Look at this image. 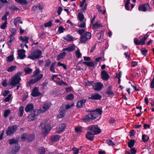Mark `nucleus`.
Returning <instances> with one entry per match:
<instances>
[{"label": "nucleus", "instance_id": "obj_25", "mask_svg": "<svg viewBox=\"0 0 154 154\" xmlns=\"http://www.w3.org/2000/svg\"><path fill=\"white\" fill-rule=\"evenodd\" d=\"M59 136L57 135H54L51 136V141L53 142H55L58 141L59 139Z\"/></svg>", "mask_w": 154, "mask_h": 154}, {"label": "nucleus", "instance_id": "obj_49", "mask_svg": "<svg viewBox=\"0 0 154 154\" xmlns=\"http://www.w3.org/2000/svg\"><path fill=\"white\" fill-rule=\"evenodd\" d=\"M101 25L98 22L95 23L93 25V28L94 29H97L101 26Z\"/></svg>", "mask_w": 154, "mask_h": 154}, {"label": "nucleus", "instance_id": "obj_51", "mask_svg": "<svg viewBox=\"0 0 154 154\" xmlns=\"http://www.w3.org/2000/svg\"><path fill=\"white\" fill-rule=\"evenodd\" d=\"M9 8L11 10L13 11H17L19 10V9L15 5H13L9 7Z\"/></svg>", "mask_w": 154, "mask_h": 154}, {"label": "nucleus", "instance_id": "obj_27", "mask_svg": "<svg viewBox=\"0 0 154 154\" xmlns=\"http://www.w3.org/2000/svg\"><path fill=\"white\" fill-rule=\"evenodd\" d=\"M10 38V40L8 41L7 44L8 45L9 48L11 46L12 42L14 41L15 39V37L12 35H10L9 37Z\"/></svg>", "mask_w": 154, "mask_h": 154}, {"label": "nucleus", "instance_id": "obj_50", "mask_svg": "<svg viewBox=\"0 0 154 154\" xmlns=\"http://www.w3.org/2000/svg\"><path fill=\"white\" fill-rule=\"evenodd\" d=\"M82 127H78L75 128V131L78 133H81L82 132Z\"/></svg>", "mask_w": 154, "mask_h": 154}, {"label": "nucleus", "instance_id": "obj_37", "mask_svg": "<svg viewBox=\"0 0 154 154\" xmlns=\"http://www.w3.org/2000/svg\"><path fill=\"white\" fill-rule=\"evenodd\" d=\"M45 148L43 147H41L38 150V154H45Z\"/></svg>", "mask_w": 154, "mask_h": 154}, {"label": "nucleus", "instance_id": "obj_63", "mask_svg": "<svg viewBox=\"0 0 154 154\" xmlns=\"http://www.w3.org/2000/svg\"><path fill=\"white\" fill-rule=\"evenodd\" d=\"M72 150L74 151L73 154H78L79 153V150L77 148L74 147L72 149Z\"/></svg>", "mask_w": 154, "mask_h": 154}, {"label": "nucleus", "instance_id": "obj_44", "mask_svg": "<svg viewBox=\"0 0 154 154\" xmlns=\"http://www.w3.org/2000/svg\"><path fill=\"white\" fill-rule=\"evenodd\" d=\"M45 67L46 68L47 67H48L51 64V61L49 59L46 60L45 61Z\"/></svg>", "mask_w": 154, "mask_h": 154}, {"label": "nucleus", "instance_id": "obj_48", "mask_svg": "<svg viewBox=\"0 0 154 154\" xmlns=\"http://www.w3.org/2000/svg\"><path fill=\"white\" fill-rule=\"evenodd\" d=\"M75 54L76 57L78 58L81 57L82 56L80 52L79 49L75 51Z\"/></svg>", "mask_w": 154, "mask_h": 154}, {"label": "nucleus", "instance_id": "obj_35", "mask_svg": "<svg viewBox=\"0 0 154 154\" xmlns=\"http://www.w3.org/2000/svg\"><path fill=\"white\" fill-rule=\"evenodd\" d=\"M83 63L88 66L92 67L94 66V63L92 61L90 62H83Z\"/></svg>", "mask_w": 154, "mask_h": 154}, {"label": "nucleus", "instance_id": "obj_8", "mask_svg": "<svg viewBox=\"0 0 154 154\" xmlns=\"http://www.w3.org/2000/svg\"><path fill=\"white\" fill-rule=\"evenodd\" d=\"M42 54V52L40 50H38L35 52H32L29 56V58L32 60L38 59L41 57Z\"/></svg>", "mask_w": 154, "mask_h": 154}, {"label": "nucleus", "instance_id": "obj_40", "mask_svg": "<svg viewBox=\"0 0 154 154\" xmlns=\"http://www.w3.org/2000/svg\"><path fill=\"white\" fill-rule=\"evenodd\" d=\"M9 11H7L2 17V20H5V21H7V16L9 15Z\"/></svg>", "mask_w": 154, "mask_h": 154}, {"label": "nucleus", "instance_id": "obj_4", "mask_svg": "<svg viewBox=\"0 0 154 154\" xmlns=\"http://www.w3.org/2000/svg\"><path fill=\"white\" fill-rule=\"evenodd\" d=\"M51 103L49 102H45L41 105L38 111L40 113H42L47 111L50 107Z\"/></svg>", "mask_w": 154, "mask_h": 154}, {"label": "nucleus", "instance_id": "obj_9", "mask_svg": "<svg viewBox=\"0 0 154 154\" xmlns=\"http://www.w3.org/2000/svg\"><path fill=\"white\" fill-rule=\"evenodd\" d=\"M152 8L150 7L149 5V3H145L140 5L138 8V10L139 11H142L143 12H145L146 11H151Z\"/></svg>", "mask_w": 154, "mask_h": 154}, {"label": "nucleus", "instance_id": "obj_29", "mask_svg": "<svg viewBox=\"0 0 154 154\" xmlns=\"http://www.w3.org/2000/svg\"><path fill=\"white\" fill-rule=\"evenodd\" d=\"M56 64V62L53 63L50 67V70L53 73L56 72L55 70V66Z\"/></svg>", "mask_w": 154, "mask_h": 154}, {"label": "nucleus", "instance_id": "obj_13", "mask_svg": "<svg viewBox=\"0 0 154 154\" xmlns=\"http://www.w3.org/2000/svg\"><path fill=\"white\" fill-rule=\"evenodd\" d=\"M101 77L104 81H107L109 78V76L105 70H103L101 73Z\"/></svg>", "mask_w": 154, "mask_h": 154}, {"label": "nucleus", "instance_id": "obj_36", "mask_svg": "<svg viewBox=\"0 0 154 154\" xmlns=\"http://www.w3.org/2000/svg\"><path fill=\"white\" fill-rule=\"evenodd\" d=\"M78 18L80 21H83L84 19V17L82 13H79L78 14Z\"/></svg>", "mask_w": 154, "mask_h": 154}, {"label": "nucleus", "instance_id": "obj_53", "mask_svg": "<svg viewBox=\"0 0 154 154\" xmlns=\"http://www.w3.org/2000/svg\"><path fill=\"white\" fill-rule=\"evenodd\" d=\"M147 51V50L145 48H143L141 50V52L142 54L145 56H146Z\"/></svg>", "mask_w": 154, "mask_h": 154}, {"label": "nucleus", "instance_id": "obj_3", "mask_svg": "<svg viewBox=\"0 0 154 154\" xmlns=\"http://www.w3.org/2000/svg\"><path fill=\"white\" fill-rule=\"evenodd\" d=\"M33 105L29 103V121H33L37 116V112L33 109Z\"/></svg>", "mask_w": 154, "mask_h": 154}, {"label": "nucleus", "instance_id": "obj_26", "mask_svg": "<svg viewBox=\"0 0 154 154\" xmlns=\"http://www.w3.org/2000/svg\"><path fill=\"white\" fill-rule=\"evenodd\" d=\"M29 39V37H23L21 36L19 38V40L22 41L24 42V43L26 44L28 43V40Z\"/></svg>", "mask_w": 154, "mask_h": 154}, {"label": "nucleus", "instance_id": "obj_45", "mask_svg": "<svg viewBox=\"0 0 154 154\" xmlns=\"http://www.w3.org/2000/svg\"><path fill=\"white\" fill-rule=\"evenodd\" d=\"M57 66H62L64 69L65 70H66L67 69V66L64 63H62L60 62H58L57 63Z\"/></svg>", "mask_w": 154, "mask_h": 154}, {"label": "nucleus", "instance_id": "obj_58", "mask_svg": "<svg viewBox=\"0 0 154 154\" xmlns=\"http://www.w3.org/2000/svg\"><path fill=\"white\" fill-rule=\"evenodd\" d=\"M134 44L137 45H140V41L137 39V38H135L134 39Z\"/></svg>", "mask_w": 154, "mask_h": 154}, {"label": "nucleus", "instance_id": "obj_57", "mask_svg": "<svg viewBox=\"0 0 154 154\" xmlns=\"http://www.w3.org/2000/svg\"><path fill=\"white\" fill-rule=\"evenodd\" d=\"M74 105V103H72L71 104V105H70L69 104H68L67 105H66L65 106V109H69L71 107H72Z\"/></svg>", "mask_w": 154, "mask_h": 154}, {"label": "nucleus", "instance_id": "obj_7", "mask_svg": "<svg viewBox=\"0 0 154 154\" xmlns=\"http://www.w3.org/2000/svg\"><path fill=\"white\" fill-rule=\"evenodd\" d=\"M17 126L16 125H14L8 127L6 131V134L7 136H11L14 134L17 130Z\"/></svg>", "mask_w": 154, "mask_h": 154}, {"label": "nucleus", "instance_id": "obj_23", "mask_svg": "<svg viewBox=\"0 0 154 154\" xmlns=\"http://www.w3.org/2000/svg\"><path fill=\"white\" fill-rule=\"evenodd\" d=\"M40 71L39 69L37 67H36L35 70L33 72V73L31 76V77H33L37 76H38V75L40 73Z\"/></svg>", "mask_w": 154, "mask_h": 154}, {"label": "nucleus", "instance_id": "obj_5", "mask_svg": "<svg viewBox=\"0 0 154 154\" xmlns=\"http://www.w3.org/2000/svg\"><path fill=\"white\" fill-rule=\"evenodd\" d=\"M87 128L88 130H90L95 135L101 132V130L99 128L97 125H90Z\"/></svg>", "mask_w": 154, "mask_h": 154}, {"label": "nucleus", "instance_id": "obj_15", "mask_svg": "<svg viewBox=\"0 0 154 154\" xmlns=\"http://www.w3.org/2000/svg\"><path fill=\"white\" fill-rule=\"evenodd\" d=\"M94 135L92 131H91L90 130H88L85 135V137L88 140L92 141L94 140Z\"/></svg>", "mask_w": 154, "mask_h": 154}, {"label": "nucleus", "instance_id": "obj_19", "mask_svg": "<svg viewBox=\"0 0 154 154\" xmlns=\"http://www.w3.org/2000/svg\"><path fill=\"white\" fill-rule=\"evenodd\" d=\"M20 149V146L18 144H17L15 147L11 149V154H16L18 151Z\"/></svg>", "mask_w": 154, "mask_h": 154}, {"label": "nucleus", "instance_id": "obj_33", "mask_svg": "<svg viewBox=\"0 0 154 154\" xmlns=\"http://www.w3.org/2000/svg\"><path fill=\"white\" fill-rule=\"evenodd\" d=\"M135 140H131L128 143V146L130 148H131L134 145Z\"/></svg>", "mask_w": 154, "mask_h": 154}, {"label": "nucleus", "instance_id": "obj_39", "mask_svg": "<svg viewBox=\"0 0 154 154\" xmlns=\"http://www.w3.org/2000/svg\"><path fill=\"white\" fill-rule=\"evenodd\" d=\"M103 33V31H101L100 32L98 33L97 34V36L98 39L101 41L98 42L99 43H101L102 41V35Z\"/></svg>", "mask_w": 154, "mask_h": 154}, {"label": "nucleus", "instance_id": "obj_54", "mask_svg": "<svg viewBox=\"0 0 154 154\" xmlns=\"http://www.w3.org/2000/svg\"><path fill=\"white\" fill-rule=\"evenodd\" d=\"M124 55H125V58H127L128 60H130L131 59L130 55V54H128V52H125L124 53Z\"/></svg>", "mask_w": 154, "mask_h": 154}, {"label": "nucleus", "instance_id": "obj_6", "mask_svg": "<svg viewBox=\"0 0 154 154\" xmlns=\"http://www.w3.org/2000/svg\"><path fill=\"white\" fill-rule=\"evenodd\" d=\"M91 38V33L89 32H86L81 36L80 42L82 43H85L86 41L90 39Z\"/></svg>", "mask_w": 154, "mask_h": 154}, {"label": "nucleus", "instance_id": "obj_10", "mask_svg": "<svg viewBox=\"0 0 154 154\" xmlns=\"http://www.w3.org/2000/svg\"><path fill=\"white\" fill-rule=\"evenodd\" d=\"M93 89L96 91H98L101 90L103 87V85L101 82H97L94 83L92 84Z\"/></svg>", "mask_w": 154, "mask_h": 154}, {"label": "nucleus", "instance_id": "obj_47", "mask_svg": "<svg viewBox=\"0 0 154 154\" xmlns=\"http://www.w3.org/2000/svg\"><path fill=\"white\" fill-rule=\"evenodd\" d=\"M11 112V111L10 109L6 110L4 112V116L5 118H7L8 117Z\"/></svg>", "mask_w": 154, "mask_h": 154}, {"label": "nucleus", "instance_id": "obj_43", "mask_svg": "<svg viewBox=\"0 0 154 154\" xmlns=\"http://www.w3.org/2000/svg\"><path fill=\"white\" fill-rule=\"evenodd\" d=\"M149 137L146 135L143 134L142 135V140L144 142H146L149 139Z\"/></svg>", "mask_w": 154, "mask_h": 154}, {"label": "nucleus", "instance_id": "obj_17", "mask_svg": "<svg viewBox=\"0 0 154 154\" xmlns=\"http://www.w3.org/2000/svg\"><path fill=\"white\" fill-rule=\"evenodd\" d=\"M75 48V46L74 44L68 46L67 48H64L63 51H67L68 52H70L74 51Z\"/></svg>", "mask_w": 154, "mask_h": 154}, {"label": "nucleus", "instance_id": "obj_16", "mask_svg": "<svg viewBox=\"0 0 154 154\" xmlns=\"http://www.w3.org/2000/svg\"><path fill=\"white\" fill-rule=\"evenodd\" d=\"M102 98V96L101 95L98 93H94L92 94L90 97H89L88 98L89 99H92L93 100H100Z\"/></svg>", "mask_w": 154, "mask_h": 154}, {"label": "nucleus", "instance_id": "obj_31", "mask_svg": "<svg viewBox=\"0 0 154 154\" xmlns=\"http://www.w3.org/2000/svg\"><path fill=\"white\" fill-rule=\"evenodd\" d=\"M66 112V111L65 109H60L59 115V118H62L64 117L65 115Z\"/></svg>", "mask_w": 154, "mask_h": 154}, {"label": "nucleus", "instance_id": "obj_11", "mask_svg": "<svg viewBox=\"0 0 154 154\" xmlns=\"http://www.w3.org/2000/svg\"><path fill=\"white\" fill-rule=\"evenodd\" d=\"M43 74H40L36 78L31 79L29 81V85L34 84L40 80L43 77Z\"/></svg>", "mask_w": 154, "mask_h": 154}, {"label": "nucleus", "instance_id": "obj_59", "mask_svg": "<svg viewBox=\"0 0 154 154\" xmlns=\"http://www.w3.org/2000/svg\"><path fill=\"white\" fill-rule=\"evenodd\" d=\"M35 135L34 134H31L29 135V141H32L35 139Z\"/></svg>", "mask_w": 154, "mask_h": 154}, {"label": "nucleus", "instance_id": "obj_56", "mask_svg": "<svg viewBox=\"0 0 154 154\" xmlns=\"http://www.w3.org/2000/svg\"><path fill=\"white\" fill-rule=\"evenodd\" d=\"M11 95L10 94L8 95V96L6 97L4 100L5 101V102H8L10 100L11 98Z\"/></svg>", "mask_w": 154, "mask_h": 154}, {"label": "nucleus", "instance_id": "obj_38", "mask_svg": "<svg viewBox=\"0 0 154 154\" xmlns=\"http://www.w3.org/2000/svg\"><path fill=\"white\" fill-rule=\"evenodd\" d=\"M14 57L13 55H10L6 58V60L7 62H11L13 61Z\"/></svg>", "mask_w": 154, "mask_h": 154}, {"label": "nucleus", "instance_id": "obj_21", "mask_svg": "<svg viewBox=\"0 0 154 154\" xmlns=\"http://www.w3.org/2000/svg\"><path fill=\"white\" fill-rule=\"evenodd\" d=\"M105 94L108 95H112L114 94L113 91L112 90V87L111 86L109 85L108 86L107 88L106 89Z\"/></svg>", "mask_w": 154, "mask_h": 154}, {"label": "nucleus", "instance_id": "obj_55", "mask_svg": "<svg viewBox=\"0 0 154 154\" xmlns=\"http://www.w3.org/2000/svg\"><path fill=\"white\" fill-rule=\"evenodd\" d=\"M107 143L109 146H113L115 145L113 142L110 140H106Z\"/></svg>", "mask_w": 154, "mask_h": 154}, {"label": "nucleus", "instance_id": "obj_46", "mask_svg": "<svg viewBox=\"0 0 154 154\" xmlns=\"http://www.w3.org/2000/svg\"><path fill=\"white\" fill-rule=\"evenodd\" d=\"M74 96L73 94H70L68 95L66 97L67 100H72L74 99Z\"/></svg>", "mask_w": 154, "mask_h": 154}, {"label": "nucleus", "instance_id": "obj_24", "mask_svg": "<svg viewBox=\"0 0 154 154\" xmlns=\"http://www.w3.org/2000/svg\"><path fill=\"white\" fill-rule=\"evenodd\" d=\"M48 125H44L42 129V131L44 134H47L50 130V129L48 128Z\"/></svg>", "mask_w": 154, "mask_h": 154}, {"label": "nucleus", "instance_id": "obj_32", "mask_svg": "<svg viewBox=\"0 0 154 154\" xmlns=\"http://www.w3.org/2000/svg\"><path fill=\"white\" fill-rule=\"evenodd\" d=\"M17 69V66H12L7 69V71L8 72H11Z\"/></svg>", "mask_w": 154, "mask_h": 154}, {"label": "nucleus", "instance_id": "obj_12", "mask_svg": "<svg viewBox=\"0 0 154 154\" xmlns=\"http://www.w3.org/2000/svg\"><path fill=\"white\" fill-rule=\"evenodd\" d=\"M66 125L64 123H61L57 126L56 128V132L58 133H61L64 130Z\"/></svg>", "mask_w": 154, "mask_h": 154}, {"label": "nucleus", "instance_id": "obj_30", "mask_svg": "<svg viewBox=\"0 0 154 154\" xmlns=\"http://www.w3.org/2000/svg\"><path fill=\"white\" fill-rule=\"evenodd\" d=\"M24 107L20 106L19 108V113L18 115L19 116L22 117L23 114L24 112Z\"/></svg>", "mask_w": 154, "mask_h": 154}, {"label": "nucleus", "instance_id": "obj_2", "mask_svg": "<svg viewBox=\"0 0 154 154\" xmlns=\"http://www.w3.org/2000/svg\"><path fill=\"white\" fill-rule=\"evenodd\" d=\"M22 73V72H18L11 78V79L9 81L10 84L11 86H14L19 84L21 80L20 76Z\"/></svg>", "mask_w": 154, "mask_h": 154}, {"label": "nucleus", "instance_id": "obj_60", "mask_svg": "<svg viewBox=\"0 0 154 154\" xmlns=\"http://www.w3.org/2000/svg\"><path fill=\"white\" fill-rule=\"evenodd\" d=\"M18 54H25V51L23 49H20L17 51Z\"/></svg>", "mask_w": 154, "mask_h": 154}, {"label": "nucleus", "instance_id": "obj_61", "mask_svg": "<svg viewBox=\"0 0 154 154\" xmlns=\"http://www.w3.org/2000/svg\"><path fill=\"white\" fill-rule=\"evenodd\" d=\"M16 29L15 28H12L11 30V34L10 35H12V36L15 35L16 33Z\"/></svg>", "mask_w": 154, "mask_h": 154}, {"label": "nucleus", "instance_id": "obj_64", "mask_svg": "<svg viewBox=\"0 0 154 154\" xmlns=\"http://www.w3.org/2000/svg\"><path fill=\"white\" fill-rule=\"evenodd\" d=\"M52 22L51 21H49L48 23H45L44 25V26L45 27H50L52 25Z\"/></svg>", "mask_w": 154, "mask_h": 154}, {"label": "nucleus", "instance_id": "obj_62", "mask_svg": "<svg viewBox=\"0 0 154 154\" xmlns=\"http://www.w3.org/2000/svg\"><path fill=\"white\" fill-rule=\"evenodd\" d=\"M85 31V29H81L79 30L77 32L78 33L80 34V35H82L84 33Z\"/></svg>", "mask_w": 154, "mask_h": 154}, {"label": "nucleus", "instance_id": "obj_34", "mask_svg": "<svg viewBox=\"0 0 154 154\" xmlns=\"http://www.w3.org/2000/svg\"><path fill=\"white\" fill-rule=\"evenodd\" d=\"M73 37L69 35H67L66 37L63 38V39L68 42H70L73 40Z\"/></svg>", "mask_w": 154, "mask_h": 154}, {"label": "nucleus", "instance_id": "obj_20", "mask_svg": "<svg viewBox=\"0 0 154 154\" xmlns=\"http://www.w3.org/2000/svg\"><path fill=\"white\" fill-rule=\"evenodd\" d=\"M14 1L17 3L22 5H26L28 3L26 0H14Z\"/></svg>", "mask_w": 154, "mask_h": 154}, {"label": "nucleus", "instance_id": "obj_22", "mask_svg": "<svg viewBox=\"0 0 154 154\" xmlns=\"http://www.w3.org/2000/svg\"><path fill=\"white\" fill-rule=\"evenodd\" d=\"M60 54L57 56V60H60L63 59L66 56V53L65 51Z\"/></svg>", "mask_w": 154, "mask_h": 154}, {"label": "nucleus", "instance_id": "obj_18", "mask_svg": "<svg viewBox=\"0 0 154 154\" xmlns=\"http://www.w3.org/2000/svg\"><path fill=\"white\" fill-rule=\"evenodd\" d=\"M87 100L82 99L78 102L76 105L77 108H82L83 107L86 102Z\"/></svg>", "mask_w": 154, "mask_h": 154}, {"label": "nucleus", "instance_id": "obj_28", "mask_svg": "<svg viewBox=\"0 0 154 154\" xmlns=\"http://www.w3.org/2000/svg\"><path fill=\"white\" fill-rule=\"evenodd\" d=\"M78 26L79 27L81 28H84L86 26L85 20L84 22L83 21H80L78 24Z\"/></svg>", "mask_w": 154, "mask_h": 154}, {"label": "nucleus", "instance_id": "obj_41", "mask_svg": "<svg viewBox=\"0 0 154 154\" xmlns=\"http://www.w3.org/2000/svg\"><path fill=\"white\" fill-rule=\"evenodd\" d=\"M18 141L17 140H16L14 138H13L12 139H11L9 140V143L10 144H13L15 143L16 144H18Z\"/></svg>", "mask_w": 154, "mask_h": 154}, {"label": "nucleus", "instance_id": "obj_1", "mask_svg": "<svg viewBox=\"0 0 154 154\" xmlns=\"http://www.w3.org/2000/svg\"><path fill=\"white\" fill-rule=\"evenodd\" d=\"M86 111L90 113L83 118L82 120L85 122H89L95 119L98 117V115H100L103 112L102 110L100 108L95 110H88Z\"/></svg>", "mask_w": 154, "mask_h": 154}, {"label": "nucleus", "instance_id": "obj_14", "mask_svg": "<svg viewBox=\"0 0 154 154\" xmlns=\"http://www.w3.org/2000/svg\"><path fill=\"white\" fill-rule=\"evenodd\" d=\"M31 95L34 97H36L40 95L41 93L39 91L38 88L37 87L34 88L31 92Z\"/></svg>", "mask_w": 154, "mask_h": 154}, {"label": "nucleus", "instance_id": "obj_52", "mask_svg": "<svg viewBox=\"0 0 154 154\" xmlns=\"http://www.w3.org/2000/svg\"><path fill=\"white\" fill-rule=\"evenodd\" d=\"M7 21H5L1 25L0 28L2 29H5L7 27Z\"/></svg>", "mask_w": 154, "mask_h": 154}, {"label": "nucleus", "instance_id": "obj_42", "mask_svg": "<svg viewBox=\"0 0 154 154\" xmlns=\"http://www.w3.org/2000/svg\"><path fill=\"white\" fill-rule=\"evenodd\" d=\"M28 134L25 133L22 134L21 136V141H24L25 140Z\"/></svg>", "mask_w": 154, "mask_h": 154}]
</instances>
